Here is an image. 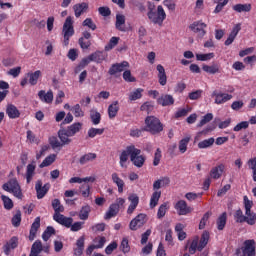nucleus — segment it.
Returning <instances> with one entry per match:
<instances>
[{
  "mask_svg": "<svg viewBox=\"0 0 256 256\" xmlns=\"http://www.w3.org/2000/svg\"><path fill=\"white\" fill-rule=\"evenodd\" d=\"M174 209L177 211L178 215H189V213L193 211V208L188 206L185 200H179L175 204Z\"/></svg>",
  "mask_w": 256,
  "mask_h": 256,
  "instance_id": "14",
  "label": "nucleus"
},
{
  "mask_svg": "<svg viewBox=\"0 0 256 256\" xmlns=\"http://www.w3.org/2000/svg\"><path fill=\"white\" fill-rule=\"evenodd\" d=\"M53 219L56 223L63 225V227H66L67 229H70L71 225H73V219L63 214H54Z\"/></svg>",
  "mask_w": 256,
  "mask_h": 256,
  "instance_id": "16",
  "label": "nucleus"
},
{
  "mask_svg": "<svg viewBox=\"0 0 256 256\" xmlns=\"http://www.w3.org/2000/svg\"><path fill=\"white\" fill-rule=\"evenodd\" d=\"M153 109H155V103L153 101H146L140 106V111L147 113V115L153 113Z\"/></svg>",
  "mask_w": 256,
  "mask_h": 256,
  "instance_id": "37",
  "label": "nucleus"
},
{
  "mask_svg": "<svg viewBox=\"0 0 256 256\" xmlns=\"http://www.w3.org/2000/svg\"><path fill=\"white\" fill-rule=\"evenodd\" d=\"M130 161L135 167L141 168L145 165V156L141 155V149L134 147L128 148Z\"/></svg>",
  "mask_w": 256,
  "mask_h": 256,
  "instance_id": "7",
  "label": "nucleus"
},
{
  "mask_svg": "<svg viewBox=\"0 0 256 256\" xmlns=\"http://www.w3.org/2000/svg\"><path fill=\"white\" fill-rule=\"evenodd\" d=\"M124 205H125V199L117 198L115 203H112L109 206L108 211L105 213L104 219L109 220V219H113V217H117L121 207H123Z\"/></svg>",
  "mask_w": 256,
  "mask_h": 256,
  "instance_id": "8",
  "label": "nucleus"
},
{
  "mask_svg": "<svg viewBox=\"0 0 256 256\" xmlns=\"http://www.w3.org/2000/svg\"><path fill=\"white\" fill-rule=\"evenodd\" d=\"M78 44L80 45L81 49L84 51L91 47V40H87L85 38H79Z\"/></svg>",
  "mask_w": 256,
  "mask_h": 256,
  "instance_id": "64",
  "label": "nucleus"
},
{
  "mask_svg": "<svg viewBox=\"0 0 256 256\" xmlns=\"http://www.w3.org/2000/svg\"><path fill=\"white\" fill-rule=\"evenodd\" d=\"M244 209H245V215H243V210L238 209L234 213V219L236 223H247V225H255L256 223V213L252 212L251 209H253V201L249 200V197L244 196Z\"/></svg>",
  "mask_w": 256,
  "mask_h": 256,
  "instance_id": "1",
  "label": "nucleus"
},
{
  "mask_svg": "<svg viewBox=\"0 0 256 256\" xmlns=\"http://www.w3.org/2000/svg\"><path fill=\"white\" fill-rule=\"evenodd\" d=\"M232 9L236 13H249L251 11V9H253V7L249 3H246V4H235L232 7Z\"/></svg>",
  "mask_w": 256,
  "mask_h": 256,
  "instance_id": "29",
  "label": "nucleus"
},
{
  "mask_svg": "<svg viewBox=\"0 0 256 256\" xmlns=\"http://www.w3.org/2000/svg\"><path fill=\"white\" fill-rule=\"evenodd\" d=\"M83 27H88V29H91V31H95L97 29V25L95 22H93V19L91 18H86L83 23Z\"/></svg>",
  "mask_w": 256,
  "mask_h": 256,
  "instance_id": "61",
  "label": "nucleus"
},
{
  "mask_svg": "<svg viewBox=\"0 0 256 256\" xmlns=\"http://www.w3.org/2000/svg\"><path fill=\"white\" fill-rule=\"evenodd\" d=\"M38 97L42 103H53V91L49 90L47 93L45 90H40L38 92Z\"/></svg>",
  "mask_w": 256,
  "mask_h": 256,
  "instance_id": "25",
  "label": "nucleus"
},
{
  "mask_svg": "<svg viewBox=\"0 0 256 256\" xmlns=\"http://www.w3.org/2000/svg\"><path fill=\"white\" fill-rule=\"evenodd\" d=\"M63 37H64V45H69V40L73 35H75V28H73V18L68 16L64 22L62 29Z\"/></svg>",
  "mask_w": 256,
  "mask_h": 256,
  "instance_id": "6",
  "label": "nucleus"
},
{
  "mask_svg": "<svg viewBox=\"0 0 256 256\" xmlns=\"http://www.w3.org/2000/svg\"><path fill=\"white\" fill-rule=\"evenodd\" d=\"M112 181L118 187V193H123V189L125 187V181L119 177L117 172L112 173Z\"/></svg>",
  "mask_w": 256,
  "mask_h": 256,
  "instance_id": "31",
  "label": "nucleus"
},
{
  "mask_svg": "<svg viewBox=\"0 0 256 256\" xmlns=\"http://www.w3.org/2000/svg\"><path fill=\"white\" fill-rule=\"evenodd\" d=\"M49 143L52 149H57L59 147H63V145H66V144H63V142H60L59 139H57V137L55 136H52L49 138Z\"/></svg>",
  "mask_w": 256,
  "mask_h": 256,
  "instance_id": "59",
  "label": "nucleus"
},
{
  "mask_svg": "<svg viewBox=\"0 0 256 256\" xmlns=\"http://www.w3.org/2000/svg\"><path fill=\"white\" fill-rule=\"evenodd\" d=\"M197 251H199V239H194L188 247V253L190 255H195Z\"/></svg>",
  "mask_w": 256,
  "mask_h": 256,
  "instance_id": "52",
  "label": "nucleus"
},
{
  "mask_svg": "<svg viewBox=\"0 0 256 256\" xmlns=\"http://www.w3.org/2000/svg\"><path fill=\"white\" fill-rule=\"evenodd\" d=\"M209 232L204 231L201 235L200 241L198 242V251H202L204 247H207L209 243Z\"/></svg>",
  "mask_w": 256,
  "mask_h": 256,
  "instance_id": "36",
  "label": "nucleus"
},
{
  "mask_svg": "<svg viewBox=\"0 0 256 256\" xmlns=\"http://www.w3.org/2000/svg\"><path fill=\"white\" fill-rule=\"evenodd\" d=\"M52 207L54 209V215H61V213H63V211H65V207H63V205L61 204V200L59 199H54L52 200Z\"/></svg>",
  "mask_w": 256,
  "mask_h": 256,
  "instance_id": "38",
  "label": "nucleus"
},
{
  "mask_svg": "<svg viewBox=\"0 0 256 256\" xmlns=\"http://www.w3.org/2000/svg\"><path fill=\"white\" fill-rule=\"evenodd\" d=\"M115 27L118 31H122L123 33L126 31V29H125V15H123V14H117L116 15Z\"/></svg>",
  "mask_w": 256,
  "mask_h": 256,
  "instance_id": "33",
  "label": "nucleus"
},
{
  "mask_svg": "<svg viewBox=\"0 0 256 256\" xmlns=\"http://www.w3.org/2000/svg\"><path fill=\"white\" fill-rule=\"evenodd\" d=\"M154 18H149L151 23H154V25H163V21L167 19V13H165V9H163V6L159 5L157 7V10L154 12Z\"/></svg>",
  "mask_w": 256,
  "mask_h": 256,
  "instance_id": "10",
  "label": "nucleus"
},
{
  "mask_svg": "<svg viewBox=\"0 0 256 256\" xmlns=\"http://www.w3.org/2000/svg\"><path fill=\"white\" fill-rule=\"evenodd\" d=\"M212 97H215L214 103L216 105H223V103H227V101H231V99H233V95L218 92L217 90L212 92Z\"/></svg>",
  "mask_w": 256,
  "mask_h": 256,
  "instance_id": "13",
  "label": "nucleus"
},
{
  "mask_svg": "<svg viewBox=\"0 0 256 256\" xmlns=\"http://www.w3.org/2000/svg\"><path fill=\"white\" fill-rule=\"evenodd\" d=\"M202 95H203V90H196L189 93L188 99H190V101H197V99H201Z\"/></svg>",
  "mask_w": 256,
  "mask_h": 256,
  "instance_id": "62",
  "label": "nucleus"
},
{
  "mask_svg": "<svg viewBox=\"0 0 256 256\" xmlns=\"http://www.w3.org/2000/svg\"><path fill=\"white\" fill-rule=\"evenodd\" d=\"M83 251H85V236H81L76 241V247L74 248V255L81 256L83 255Z\"/></svg>",
  "mask_w": 256,
  "mask_h": 256,
  "instance_id": "24",
  "label": "nucleus"
},
{
  "mask_svg": "<svg viewBox=\"0 0 256 256\" xmlns=\"http://www.w3.org/2000/svg\"><path fill=\"white\" fill-rule=\"evenodd\" d=\"M37 166L35 164L31 163L28 164L26 167V183L29 185L31 181H33V177H35V169Z\"/></svg>",
  "mask_w": 256,
  "mask_h": 256,
  "instance_id": "30",
  "label": "nucleus"
},
{
  "mask_svg": "<svg viewBox=\"0 0 256 256\" xmlns=\"http://www.w3.org/2000/svg\"><path fill=\"white\" fill-rule=\"evenodd\" d=\"M75 17L79 18L80 15H83L87 9H89V4L88 3H80V4H75L73 6Z\"/></svg>",
  "mask_w": 256,
  "mask_h": 256,
  "instance_id": "28",
  "label": "nucleus"
},
{
  "mask_svg": "<svg viewBox=\"0 0 256 256\" xmlns=\"http://www.w3.org/2000/svg\"><path fill=\"white\" fill-rule=\"evenodd\" d=\"M145 125L144 131H148L151 135H159L163 131V123L155 116H147L145 118Z\"/></svg>",
  "mask_w": 256,
  "mask_h": 256,
  "instance_id": "4",
  "label": "nucleus"
},
{
  "mask_svg": "<svg viewBox=\"0 0 256 256\" xmlns=\"http://www.w3.org/2000/svg\"><path fill=\"white\" fill-rule=\"evenodd\" d=\"M72 111H73L75 117H85V112L81 108L80 104H75L72 107Z\"/></svg>",
  "mask_w": 256,
  "mask_h": 256,
  "instance_id": "60",
  "label": "nucleus"
},
{
  "mask_svg": "<svg viewBox=\"0 0 256 256\" xmlns=\"http://www.w3.org/2000/svg\"><path fill=\"white\" fill-rule=\"evenodd\" d=\"M239 31H241V24H236L230 32L228 38L224 42V45H226V47H229V45L233 44V41H235L237 35H239Z\"/></svg>",
  "mask_w": 256,
  "mask_h": 256,
  "instance_id": "17",
  "label": "nucleus"
},
{
  "mask_svg": "<svg viewBox=\"0 0 256 256\" xmlns=\"http://www.w3.org/2000/svg\"><path fill=\"white\" fill-rule=\"evenodd\" d=\"M157 103L158 105H162V107H169L170 105H174L175 99L171 95L165 94L157 99Z\"/></svg>",
  "mask_w": 256,
  "mask_h": 256,
  "instance_id": "20",
  "label": "nucleus"
},
{
  "mask_svg": "<svg viewBox=\"0 0 256 256\" xmlns=\"http://www.w3.org/2000/svg\"><path fill=\"white\" fill-rule=\"evenodd\" d=\"M225 171V165L219 164L218 166L214 167L210 171V176L212 179H221V175Z\"/></svg>",
  "mask_w": 256,
  "mask_h": 256,
  "instance_id": "27",
  "label": "nucleus"
},
{
  "mask_svg": "<svg viewBox=\"0 0 256 256\" xmlns=\"http://www.w3.org/2000/svg\"><path fill=\"white\" fill-rule=\"evenodd\" d=\"M145 223H147V214L140 213L130 221L129 230L137 231L138 229H141Z\"/></svg>",
  "mask_w": 256,
  "mask_h": 256,
  "instance_id": "9",
  "label": "nucleus"
},
{
  "mask_svg": "<svg viewBox=\"0 0 256 256\" xmlns=\"http://www.w3.org/2000/svg\"><path fill=\"white\" fill-rule=\"evenodd\" d=\"M40 227H41V218L36 217L30 228V235H29L30 241H33L35 239V236L37 235V231H39Z\"/></svg>",
  "mask_w": 256,
  "mask_h": 256,
  "instance_id": "21",
  "label": "nucleus"
},
{
  "mask_svg": "<svg viewBox=\"0 0 256 256\" xmlns=\"http://www.w3.org/2000/svg\"><path fill=\"white\" fill-rule=\"evenodd\" d=\"M189 141H191L190 137H185L179 141L178 149H179L180 153L187 152V146L189 145Z\"/></svg>",
  "mask_w": 256,
  "mask_h": 256,
  "instance_id": "46",
  "label": "nucleus"
},
{
  "mask_svg": "<svg viewBox=\"0 0 256 256\" xmlns=\"http://www.w3.org/2000/svg\"><path fill=\"white\" fill-rule=\"evenodd\" d=\"M19 247V238L17 236H13L7 241L2 247L5 255H11V250L17 249Z\"/></svg>",
  "mask_w": 256,
  "mask_h": 256,
  "instance_id": "15",
  "label": "nucleus"
},
{
  "mask_svg": "<svg viewBox=\"0 0 256 256\" xmlns=\"http://www.w3.org/2000/svg\"><path fill=\"white\" fill-rule=\"evenodd\" d=\"M235 255L237 256H255V240H245L244 246L237 248Z\"/></svg>",
  "mask_w": 256,
  "mask_h": 256,
  "instance_id": "5",
  "label": "nucleus"
},
{
  "mask_svg": "<svg viewBox=\"0 0 256 256\" xmlns=\"http://www.w3.org/2000/svg\"><path fill=\"white\" fill-rule=\"evenodd\" d=\"M51 189V184L46 183L43 185L42 180H37L35 184V191L37 199H43L49 190Z\"/></svg>",
  "mask_w": 256,
  "mask_h": 256,
  "instance_id": "11",
  "label": "nucleus"
},
{
  "mask_svg": "<svg viewBox=\"0 0 256 256\" xmlns=\"http://www.w3.org/2000/svg\"><path fill=\"white\" fill-rule=\"evenodd\" d=\"M106 241L107 239L105 238V236H98L93 240V242L95 243L94 245L97 249H103V247H105Z\"/></svg>",
  "mask_w": 256,
  "mask_h": 256,
  "instance_id": "56",
  "label": "nucleus"
},
{
  "mask_svg": "<svg viewBox=\"0 0 256 256\" xmlns=\"http://www.w3.org/2000/svg\"><path fill=\"white\" fill-rule=\"evenodd\" d=\"M211 215H212L211 211H208L203 215V217L201 218L200 223H199L200 230L205 229V226L207 225V221H209Z\"/></svg>",
  "mask_w": 256,
  "mask_h": 256,
  "instance_id": "57",
  "label": "nucleus"
},
{
  "mask_svg": "<svg viewBox=\"0 0 256 256\" xmlns=\"http://www.w3.org/2000/svg\"><path fill=\"white\" fill-rule=\"evenodd\" d=\"M131 147H135V145H130L127 146L125 150H123L120 154V161H119V165L120 167H122V169H127V166L125 163H127V161H129V155H131V152H129V149Z\"/></svg>",
  "mask_w": 256,
  "mask_h": 256,
  "instance_id": "18",
  "label": "nucleus"
},
{
  "mask_svg": "<svg viewBox=\"0 0 256 256\" xmlns=\"http://www.w3.org/2000/svg\"><path fill=\"white\" fill-rule=\"evenodd\" d=\"M3 191L11 193L16 197V199H23V190L17 178L9 179L6 183L2 185Z\"/></svg>",
  "mask_w": 256,
  "mask_h": 256,
  "instance_id": "3",
  "label": "nucleus"
},
{
  "mask_svg": "<svg viewBox=\"0 0 256 256\" xmlns=\"http://www.w3.org/2000/svg\"><path fill=\"white\" fill-rule=\"evenodd\" d=\"M90 119L94 125H99L101 123V113L97 110H91Z\"/></svg>",
  "mask_w": 256,
  "mask_h": 256,
  "instance_id": "45",
  "label": "nucleus"
},
{
  "mask_svg": "<svg viewBox=\"0 0 256 256\" xmlns=\"http://www.w3.org/2000/svg\"><path fill=\"white\" fill-rule=\"evenodd\" d=\"M27 77L28 83H30L32 86H35L39 81V77H41V72L40 70H37L35 72H28Z\"/></svg>",
  "mask_w": 256,
  "mask_h": 256,
  "instance_id": "34",
  "label": "nucleus"
},
{
  "mask_svg": "<svg viewBox=\"0 0 256 256\" xmlns=\"http://www.w3.org/2000/svg\"><path fill=\"white\" fill-rule=\"evenodd\" d=\"M119 113V101H114L108 106V117L109 119H115Z\"/></svg>",
  "mask_w": 256,
  "mask_h": 256,
  "instance_id": "26",
  "label": "nucleus"
},
{
  "mask_svg": "<svg viewBox=\"0 0 256 256\" xmlns=\"http://www.w3.org/2000/svg\"><path fill=\"white\" fill-rule=\"evenodd\" d=\"M156 70L158 71V82L162 87L167 85V73L165 72V67L163 65L158 64L156 66Z\"/></svg>",
  "mask_w": 256,
  "mask_h": 256,
  "instance_id": "19",
  "label": "nucleus"
},
{
  "mask_svg": "<svg viewBox=\"0 0 256 256\" xmlns=\"http://www.w3.org/2000/svg\"><path fill=\"white\" fill-rule=\"evenodd\" d=\"M247 165L252 170V179L256 183V157L249 159Z\"/></svg>",
  "mask_w": 256,
  "mask_h": 256,
  "instance_id": "49",
  "label": "nucleus"
},
{
  "mask_svg": "<svg viewBox=\"0 0 256 256\" xmlns=\"http://www.w3.org/2000/svg\"><path fill=\"white\" fill-rule=\"evenodd\" d=\"M189 29L193 31V33H197L198 37L200 39H203L205 35H207V24L201 22V21H195L192 24H190Z\"/></svg>",
  "mask_w": 256,
  "mask_h": 256,
  "instance_id": "12",
  "label": "nucleus"
},
{
  "mask_svg": "<svg viewBox=\"0 0 256 256\" xmlns=\"http://www.w3.org/2000/svg\"><path fill=\"white\" fill-rule=\"evenodd\" d=\"M55 159H57V155L50 154L39 165L40 169H43L44 167H49L50 165H53V163H55Z\"/></svg>",
  "mask_w": 256,
  "mask_h": 256,
  "instance_id": "40",
  "label": "nucleus"
},
{
  "mask_svg": "<svg viewBox=\"0 0 256 256\" xmlns=\"http://www.w3.org/2000/svg\"><path fill=\"white\" fill-rule=\"evenodd\" d=\"M143 97V89L137 88L136 90L130 92L129 94V101H137L138 99H141Z\"/></svg>",
  "mask_w": 256,
  "mask_h": 256,
  "instance_id": "43",
  "label": "nucleus"
},
{
  "mask_svg": "<svg viewBox=\"0 0 256 256\" xmlns=\"http://www.w3.org/2000/svg\"><path fill=\"white\" fill-rule=\"evenodd\" d=\"M215 58V53L210 52L207 54H196L197 61H211V59Z\"/></svg>",
  "mask_w": 256,
  "mask_h": 256,
  "instance_id": "53",
  "label": "nucleus"
},
{
  "mask_svg": "<svg viewBox=\"0 0 256 256\" xmlns=\"http://www.w3.org/2000/svg\"><path fill=\"white\" fill-rule=\"evenodd\" d=\"M202 71H204L205 73H208L209 75H216V73H221V66L217 63H214L210 66L204 64L202 66Z\"/></svg>",
  "mask_w": 256,
  "mask_h": 256,
  "instance_id": "23",
  "label": "nucleus"
},
{
  "mask_svg": "<svg viewBox=\"0 0 256 256\" xmlns=\"http://www.w3.org/2000/svg\"><path fill=\"white\" fill-rule=\"evenodd\" d=\"M11 223L13 227H19L21 225V210L16 211V214L12 217Z\"/></svg>",
  "mask_w": 256,
  "mask_h": 256,
  "instance_id": "58",
  "label": "nucleus"
},
{
  "mask_svg": "<svg viewBox=\"0 0 256 256\" xmlns=\"http://www.w3.org/2000/svg\"><path fill=\"white\" fill-rule=\"evenodd\" d=\"M1 200L3 201L4 209H6L7 211H11V209H13L14 204L11 198H9L8 196L2 195Z\"/></svg>",
  "mask_w": 256,
  "mask_h": 256,
  "instance_id": "50",
  "label": "nucleus"
},
{
  "mask_svg": "<svg viewBox=\"0 0 256 256\" xmlns=\"http://www.w3.org/2000/svg\"><path fill=\"white\" fill-rule=\"evenodd\" d=\"M52 235H55V228L53 226H48L42 234L43 241H49Z\"/></svg>",
  "mask_w": 256,
  "mask_h": 256,
  "instance_id": "48",
  "label": "nucleus"
},
{
  "mask_svg": "<svg viewBox=\"0 0 256 256\" xmlns=\"http://www.w3.org/2000/svg\"><path fill=\"white\" fill-rule=\"evenodd\" d=\"M6 114L8 115L9 119H19V117H21V112H19V109H17L13 104L7 105Z\"/></svg>",
  "mask_w": 256,
  "mask_h": 256,
  "instance_id": "22",
  "label": "nucleus"
},
{
  "mask_svg": "<svg viewBox=\"0 0 256 256\" xmlns=\"http://www.w3.org/2000/svg\"><path fill=\"white\" fill-rule=\"evenodd\" d=\"M168 203L164 202L163 204H161L158 208V212H157V219H163V217H165V215H167V211L169 209V207L167 206Z\"/></svg>",
  "mask_w": 256,
  "mask_h": 256,
  "instance_id": "47",
  "label": "nucleus"
},
{
  "mask_svg": "<svg viewBox=\"0 0 256 256\" xmlns=\"http://www.w3.org/2000/svg\"><path fill=\"white\" fill-rule=\"evenodd\" d=\"M227 225V213H222L217 219V229L218 231H223Z\"/></svg>",
  "mask_w": 256,
  "mask_h": 256,
  "instance_id": "41",
  "label": "nucleus"
},
{
  "mask_svg": "<svg viewBox=\"0 0 256 256\" xmlns=\"http://www.w3.org/2000/svg\"><path fill=\"white\" fill-rule=\"evenodd\" d=\"M159 199H161V191H154L150 198V209H155V206L159 205Z\"/></svg>",
  "mask_w": 256,
  "mask_h": 256,
  "instance_id": "39",
  "label": "nucleus"
},
{
  "mask_svg": "<svg viewBox=\"0 0 256 256\" xmlns=\"http://www.w3.org/2000/svg\"><path fill=\"white\" fill-rule=\"evenodd\" d=\"M89 213H91V206H83L79 212V219L87 221V219H89Z\"/></svg>",
  "mask_w": 256,
  "mask_h": 256,
  "instance_id": "42",
  "label": "nucleus"
},
{
  "mask_svg": "<svg viewBox=\"0 0 256 256\" xmlns=\"http://www.w3.org/2000/svg\"><path fill=\"white\" fill-rule=\"evenodd\" d=\"M120 249L124 253H129V251H131V246H129V240L127 238L122 239Z\"/></svg>",
  "mask_w": 256,
  "mask_h": 256,
  "instance_id": "63",
  "label": "nucleus"
},
{
  "mask_svg": "<svg viewBox=\"0 0 256 256\" xmlns=\"http://www.w3.org/2000/svg\"><path fill=\"white\" fill-rule=\"evenodd\" d=\"M215 143V138H209L205 139L198 143L199 149H207L208 147H211Z\"/></svg>",
  "mask_w": 256,
  "mask_h": 256,
  "instance_id": "55",
  "label": "nucleus"
},
{
  "mask_svg": "<svg viewBox=\"0 0 256 256\" xmlns=\"http://www.w3.org/2000/svg\"><path fill=\"white\" fill-rule=\"evenodd\" d=\"M107 56L102 51H96L92 54H90V60H92L93 63H103Z\"/></svg>",
  "mask_w": 256,
  "mask_h": 256,
  "instance_id": "32",
  "label": "nucleus"
},
{
  "mask_svg": "<svg viewBox=\"0 0 256 256\" xmlns=\"http://www.w3.org/2000/svg\"><path fill=\"white\" fill-rule=\"evenodd\" d=\"M119 37H115L113 36L108 44L105 46V51H111V49H115V47H117V45H119Z\"/></svg>",
  "mask_w": 256,
  "mask_h": 256,
  "instance_id": "51",
  "label": "nucleus"
},
{
  "mask_svg": "<svg viewBox=\"0 0 256 256\" xmlns=\"http://www.w3.org/2000/svg\"><path fill=\"white\" fill-rule=\"evenodd\" d=\"M82 127L83 124L81 122H76L67 128L60 129L58 131V137L60 141H62V144L69 145V143H71V138L69 137H75V135L81 131Z\"/></svg>",
  "mask_w": 256,
  "mask_h": 256,
  "instance_id": "2",
  "label": "nucleus"
},
{
  "mask_svg": "<svg viewBox=\"0 0 256 256\" xmlns=\"http://www.w3.org/2000/svg\"><path fill=\"white\" fill-rule=\"evenodd\" d=\"M95 159H97V154L90 152L81 156L79 159V163L80 165H87V163L95 161Z\"/></svg>",
  "mask_w": 256,
  "mask_h": 256,
  "instance_id": "35",
  "label": "nucleus"
},
{
  "mask_svg": "<svg viewBox=\"0 0 256 256\" xmlns=\"http://www.w3.org/2000/svg\"><path fill=\"white\" fill-rule=\"evenodd\" d=\"M103 133H105V128H90L88 130V137L90 139H95V137H97V135H103Z\"/></svg>",
  "mask_w": 256,
  "mask_h": 256,
  "instance_id": "44",
  "label": "nucleus"
},
{
  "mask_svg": "<svg viewBox=\"0 0 256 256\" xmlns=\"http://www.w3.org/2000/svg\"><path fill=\"white\" fill-rule=\"evenodd\" d=\"M213 121V113H207L202 117L200 122L197 124V127H203L204 125H207V123H211Z\"/></svg>",
  "mask_w": 256,
  "mask_h": 256,
  "instance_id": "54",
  "label": "nucleus"
}]
</instances>
